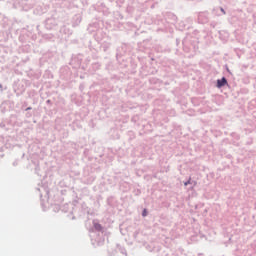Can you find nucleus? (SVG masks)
Instances as JSON below:
<instances>
[{
	"label": "nucleus",
	"instance_id": "f03ea898",
	"mask_svg": "<svg viewBox=\"0 0 256 256\" xmlns=\"http://www.w3.org/2000/svg\"><path fill=\"white\" fill-rule=\"evenodd\" d=\"M142 216H143V217H147V209H144V210H143Z\"/></svg>",
	"mask_w": 256,
	"mask_h": 256
},
{
	"label": "nucleus",
	"instance_id": "f257e3e1",
	"mask_svg": "<svg viewBox=\"0 0 256 256\" xmlns=\"http://www.w3.org/2000/svg\"><path fill=\"white\" fill-rule=\"evenodd\" d=\"M225 85H227V79H225V77H223L221 80H217V87L221 88L225 87Z\"/></svg>",
	"mask_w": 256,
	"mask_h": 256
},
{
	"label": "nucleus",
	"instance_id": "7ed1b4c3",
	"mask_svg": "<svg viewBox=\"0 0 256 256\" xmlns=\"http://www.w3.org/2000/svg\"><path fill=\"white\" fill-rule=\"evenodd\" d=\"M185 187H187V185H191V180H188L187 182L184 183Z\"/></svg>",
	"mask_w": 256,
	"mask_h": 256
}]
</instances>
